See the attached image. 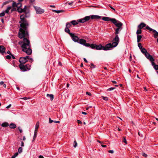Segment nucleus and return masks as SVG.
<instances>
[{
  "instance_id": "1",
  "label": "nucleus",
  "mask_w": 158,
  "mask_h": 158,
  "mask_svg": "<svg viewBox=\"0 0 158 158\" xmlns=\"http://www.w3.org/2000/svg\"><path fill=\"white\" fill-rule=\"evenodd\" d=\"M27 28L24 29L21 27L20 28L18 37L21 39H23V40L19 42V44L21 45L23 52H25L27 54L30 55L32 51L31 48L30 41L27 38H25L28 35Z\"/></svg>"
},
{
  "instance_id": "2",
  "label": "nucleus",
  "mask_w": 158,
  "mask_h": 158,
  "mask_svg": "<svg viewBox=\"0 0 158 158\" xmlns=\"http://www.w3.org/2000/svg\"><path fill=\"white\" fill-rule=\"evenodd\" d=\"M119 42V39L118 35H116L115 37L113 40L112 43H109L106 44V47L108 48H113L117 46Z\"/></svg>"
},
{
  "instance_id": "3",
  "label": "nucleus",
  "mask_w": 158,
  "mask_h": 158,
  "mask_svg": "<svg viewBox=\"0 0 158 158\" xmlns=\"http://www.w3.org/2000/svg\"><path fill=\"white\" fill-rule=\"evenodd\" d=\"M26 16L24 15H22L20 16V21L19 22L20 23V27L26 29L29 26V24L26 20L25 19V18Z\"/></svg>"
},
{
  "instance_id": "4",
  "label": "nucleus",
  "mask_w": 158,
  "mask_h": 158,
  "mask_svg": "<svg viewBox=\"0 0 158 158\" xmlns=\"http://www.w3.org/2000/svg\"><path fill=\"white\" fill-rule=\"evenodd\" d=\"M101 16L98 15H91L90 16H86L84 18L80 19L77 20V21L80 23H84L89 20L91 18L92 19H98L100 18Z\"/></svg>"
},
{
  "instance_id": "5",
  "label": "nucleus",
  "mask_w": 158,
  "mask_h": 158,
  "mask_svg": "<svg viewBox=\"0 0 158 158\" xmlns=\"http://www.w3.org/2000/svg\"><path fill=\"white\" fill-rule=\"evenodd\" d=\"M90 47L92 49H96L97 50H108L110 49L109 48L106 47V44L105 46H103L101 44L97 45L95 44H90Z\"/></svg>"
},
{
  "instance_id": "6",
  "label": "nucleus",
  "mask_w": 158,
  "mask_h": 158,
  "mask_svg": "<svg viewBox=\"0 0 158 158\" xmlns=\"http://www.w3.org/2000/svg\"><path fill=\"white\" fill-rule=\"evenodd\" d=\"M19 67L22 71L25 72L30 69L31 65L29 64L24 65L23 64H20Z\"/></svg>"
},
{
  "instance_id": "7",
  "label": "nucleus",
  "mask_w": 158,
  "mask_h": 158,
  "mask_svg": "<svg viewBox=\"0 0 158 158\" xmlns=\"http://www.w3.org/2000/svg\"><path fill=\"white\" fill-rule=\"evenodd\" d=\"M141 52L144 54L146 58L149 60H152L153 57L148 53L145 48H142L141 49Z\"/></svg>"
},
{
  "instance_id": "8",
  "label": "nucleus",
  "mask_w": 158,
  "mask_h": 158,
  "mask_svg": "<svg viewBox=\"0 0 158 158\" xmlns=\"http://www.w3.org/2000/svg\"><path fill=\"white\" fill-rule=\"evenodd\" d=\"M112 23L114 24L118 28H122L123 23L119 21L113 19Z\"/></svg>"
},
{
  "instance_id": "9",
  "label": "nucleus",
  "mask_w": 158,
  "mask_h": 158,
  "mask_svg": "<svg viewBox=\"0 0 158 158\" xmlns=\"http://www.w3.org/2000/svg\"><path fill=\"white\" fill-rule=\"evenodd\" d=\"M33 7L36 11V13L37 14H41L43 13L44 12V9H41L40 7L35 6H34Z\"/></svg>"
},
{
  "instance_id": "10",
  "label": "nucleus",
  "mask_w": 158,
  "mask_h": 158,
  "mask_svg": "<svg viewBox=\"0 0 158 158\" xmlns=\"http://www.w3.org/2000/svg\"><path fill=\"white\" fill-rule=\"evenodd\" d=\"M78 43L86 47H90V45L89 44L86 43V41L85 40L82 39H80Z\"/></svg>"
},
{
  "instance_id": "11",
  "label": "nucleus",
  "mask_w": 158,
  "mask_h": 158,
  "mask_svg": "<svg viewBox=\"0 0 158 158\" xmlns=\"http://www.w3.org/2000/svg\"><path fill=\"white\" fill-rule=\"evenodd\" d=\"M70 34L72 40L75 42L78 43L79 40L78 37L75 35L73 33H70Z\"/></svg>"
},
{
  "instance_id": "12",
  "label": "nucleus",
  "mask_w": 158,
  "mask_h": 158,
  "mask_svg": "<svg viewBox=\"0 0 158 158\" xmlns=\"http://www.w3.org/2000/svg\"><path fill=\"white\" fill-rule=\"evenodd\" d=\"M22 6V4L20 2H18L16 3L15 2L13 1L12 4V7H21Z\"/></svg>"
},
{
  "instance_id": "13",
  "label": "nucleus",
  "mask_w": 158,
  "mask_h": 158,
  "mask_svg": "<svg viewBox=\"0 0 158 158\" xmlns=\"http://www.w3.org/2000/svg\"><path fill=\"white\" fill-rule=\"evenodd\" d=\"M28 61L27 60H26L25 57H21L19 60V61L20 63V64H24Z\"/></svg>"
},
{
  "instance_id": "14",
  "label": "nucleus",
  "mask_w": 158,
  "mask_h": 158,
  "mask_svg": "<svg viewBox=\"0 0 158 158\" xmlns=\"http://www.w3.org/2000/svg\"><path fill=\"white\" fill-rule=\"evenodd\" d=\"M151 62L152 65L153 66L154 68L156 70H158V65H156L155 63L154 62V59L153 58V60H149Z\"/></svg>"
},
{
  "instance_id": "15",
  "label": "nucleus",
  "mask_w": 158,
  "mask_h": 158,
  "mask_svg": "<svg viewBox=\"0 0 158 158\" xmlns=\"http://www.w3.org/2000/svg\"><path fill=\"white\" fill-rule=\"evenodd\" d=\"M102 19L103 20H104L105 21H110L112 22V20H113L112 19H113L110 18L109 17H104L102 18Z\"/></svg>"
},
{
  "instance_id": "16",
  "label": "nucleus",
  "mask_w": 158,
  "mask_h": 158,
  "mask_svg": "<svg viewBox=\"0 0 158 158\" xmlns=\"http://www.w3.org/2000/svg\"><path fill=\"white\" fill-rule=\"evenodd\" d=\"M6 50V48L3 45L0 46V52L3 54V53L5 52Z\"/></svg>"
},
{
  "instance_id": "17",
  "label": "nucleus",
  "mask_w": 158,
  "mask_h": 158,
  "mask_svg": "<svg viewBox=\"0 0 158 158\" xmlns=\"http://www.w3.org/2000/svg\"><path fill=\"white\" fill-rule=\"evenodd\" d=\"M122 28H117L115 30V34L116 35L119 34L120 31L122 29Z\"/></svg>"
},
{
  "instance_id": "18",
  "label": "nucleus",
  "mask_w": 158,
  "mask_h": 158,
  "mask_svg": "<svg viewBox=\"0 0 158 158\" xmlns=\"http://www.w3.org/2000/svg\"><path fill=\"white\" fill-rule=\"evenodd\" d=\"M145 26L146 24L143 23H142L138 26V27L139 29H141Z\"/></svg>"
},
{
  "instance_id": "19",
  "label": "nucleus",
  "mask_w": 158,
  "mask_h": 158,
  "mask_svg": "<svg viewBox=\"0 0 158 158\" xmlns=\"http://www.w3.org/2000/svg\"><path fill=\"white\" fill-rule=\"evenodd\" d=\"M9 127L11 129H15L16 128V126L15 123H11L10 124Z\"/></svg>"
},
{
  "instance_id": "20",
  "label": "nucleus",
  "mask_w": 158,
  "mask_h": 158,
  "mask_svg": "<svg viewBox=\"0 0 158 158\" xmlns=\"http://www.w3.org/2000/svg\"><path fill=\"white\" fill-rule=\"evenodd\" d=\"M47 97L50 98L51 100L52 101L54 98L53 95L52 94H47L46 95Z\"/></svg>"
},
{
  "instance_id": "21",
  "label": "nucleus",
  "mask_w": 158,
  "mask_h": 158,
  "mask_svg": "<svg viewBox=\"0 0 158 158\" xmlns=\"http://www.w3.org/2000/svg\"><path fill=\"white\" fill-rule=\"evenodd\" d=\"M11 6H8L7 9L4 11L5 13L9 14L10 10L11 9Z\"/></svg>"
},
{
  "instance_id": "22",
  "label": "nucleus",
  "mask_w": 158,
  "mask_h": 158,
  "mask_svg": "<svg viewBox=\"0 0 158 158\" xmlns=\"http://www.w3.org/2000/svg\"><path fill=\"white\" fill-rule=\"evenodd\" d=\"M153 33L154 34V37L155 38H156L158 36V32H157L156 30H153Z\"/></svg>"
},
{
  "instance_id": "23",
  "label": "nucleus",
  "mask_w": 158,
  "mask_h": 158,
  "mask_svg": "<svg viewBox=\"0 0 158 158\" xmlns=\"http://www.w3.org/2000/svg\"><path fill=\"white\" fill-rule=\"evenodd\" d=\"M78 22L77 21H76L75 20H73L72 21H71L70 22V23L71 24H72L73 25H77L78 24Z\"/></svg>"
},
{
  "instance_id": "24",
  "label": "nucleus",
  "mask_w": 158,
  "mask_h": 158,
  "mask_svg": "<svg viewBox=\"0 0 158 158\" xmlns=\"http://www.w3.org/2000/svg\"><path fill=\"white\" fill-rule=\"evenodd\" d=\"M39 122H37L36 124V125H35V131H37V130H38V129L39 127Z\"/></svg>"
},
{
  "instance_id": "25",
  "label": "nucleus",
  "mask_w": 158,
  "mask_h": 158,
  "mask_svg": "<svg viewBox=\"0 0 158 158\" xmlns=\"http://www.w3.org/2000/svg\"><path fill=\"white\" fill-rule=\"evenodd\" d=\"M9 126V123L7 122L4 123L2 124V126L3 127H6Z\"/></svg>"
},
{
  "instance_id": "26",
  "label": "nucleus",
  "mask_w": 158,
  "mask_h": 158,
  "mask_svg": "<svg viewBox=\"0 0 158 158\" xmlns=\"http://www.w3.org/2000/svg\"><path fill=\"white\" fill-rule=\"evenodd\" d=\"M142 37L141 35H137V41L138 43H139Z\"/></svg>"
},
{
  "instance_id": "27",
  "label": "nucleus",
  "mask_w": 158,
  "mask_h": 158,
  "mask_svg": "<svg viewBox=\"0 0 158 158\" xmlns=\"http://www.w3.org/2000/svg\"><path fill=\"white\" fill-rule=\"evenodd\" d=\"M64 31L68 33L70 35V34L72 33H70V30H69V28H68L66 27L65 28Z\"/></svg>"
},
{
  "instance_id": "28",
  "label": "nucleus",
  "mask_w": 158,
  "mask_h": 158,
  "mask_svg": "<svg viewBox=\"0 0 158 158\" xmlns=\"http://www.w3.org/2000/svg\"><path fill=\"white\" fill-rule=\"evenodd\" d=\"M37 131H35L32 141H34L35 140V138H36V137L37 136Z\"/></svg>"
},
{
  "instance_id": "29",
  "label": "nucleus",
  "mask_w": 158,
  "mask_h": 158,
  "mask_svg": "<svg viewBox=\"0 0 158 158\" xmlns=\"http://www.w3.org/2000/svg\"><path fill=\"white\" fill-rule=\"evenodd\" d=\"M52 11L53 12H54L56 13H60L63 12H64L63 10H52Z\"/></svg>"
},
{
  "instance_id": "30",
  "label": "nucleus",
  "mask_w": 158,
  "mask_h": 158,
  "mask_svg": "<svg viewBox=\"0 0 158 158\" xmlns=\"http://www.w3.org/2000/svg\"><path fill=\"white\" fill-rule=\"evenodd\" d=\"M23 9L20 8V7H18L17 10L18 11L19 13H22L23 12Z\"/></svg>"
},
{
  "instance_id": "31",
  "label": "nucleus",
  "mask_w": 158,
  "mask_h": 158,
  "mask_svg": "<svg viewBox=\"0 0 158 158\" xmlns=\"http://www.w3.org/2000/svg\"><path fill=\"white\" fill-rule=\"evenodd\" d=\"M72 26V25L71 23H66V27H67L68 28H70L71 26Z\"/></svg>"
},
{
  "instance_id": "32",
  "label": "nucleus",
  "mask_w": 158,
  "mask_h": 158,
  "mask_svg": "<svg viewBox=\"0 0 158 158\" xmlns=\"http://www.w3.org/2000/svg\"><path fill=\"white\" fill-rule=\"evenodd\" d=\"M25 58H26V60H27V59L29 60H31V62L33 61L32 59L31 58H30L28 56H26L25 57Z\"/></svg>"
},
{
  "instance_id": "33",
  "label": "nucleus",
  "mask_w": 158,
  "mask_h": 158,
  "mask_svg": "<svg viewBox=\"0 0 158 158\" xmlns=\"http://www.w3.org/2000/svg\"><path fill=\"white\" fill-rule=\"evenodd\" d=\"M142 33V31L141 29H139L137 30L136 33L138 35H139V34H141Z\"/></svg>"
},
{
  "instance_id": "34",
  "label": "nucleus",
  "mask_w": 158,
  "mask_h": 158,
  "mask_svg": "<svg viewBox=\"0 0 158 158\" xmlns=\"http://www.w3.org/2000/svg\"><path fill=\"white\" fill-rule=\"evenodd\" d=\"M12 7V6H11ZM16 7H12V8L11 9V12L12 13L13 12L16 11L17 10L16 8H15Z\"/></svg>"
},
{
  "instance_id": "35",
  "label": "nucleus",
  "mask_w": 158,
  "mask_h": 158,
  "mask_svg": "<svg viewBox=\"0 0 158 158\" xmlns=\"http://www.w3.org/2000/svg\"><path fill=\"white\" fill-rule=\"evenodd\" d=\"M146 28L148 30H149L150 31H152V32H153V30H155L151 28L150 27H149L148 26H147L146 27Z\"/></svg>"
},
{
  "instance_id": "36",
  "label": "nucleus",
  "mask_w": 158,
  "mask_h": 158,
  "mask_svg": "<svg viewBox=\"0 0 158 158\" xmlns=\"http://www.w3.org/2000/svg\"><path fill=\"white\" fill-rule=\"evenodd\" d=\"M23 151V148L22 147H19L18 149V152L20 153H21Z\"/></svg>"
},
{
  "instance_id": "37",
  "label": "nucleus",
  "mask_w": 158,
  "mask_h": 158,
  "mask_svg": "<svg viewBox=\"0 0 158 158\" xmlns=\"http://www.w3.org/2000/svg\"><path fill=\"white\" fill-rule=\"evenodd\" d=\"M5 12L4 11H3L2 12L0 13V16L2 17L4 16L5 15Z\"/></svg>"
},
{
  "instance_id": "38",
  "label": "nucleus",
  "mask_w": 158,
  "mask_h": 158,
  "mask_svg": "<svg viewBox=\"0 0 158 158\" xmlns=\"http://www.w3.org/2000/svg\"><path fill=\"white\" fill-rule=\"evenodd\" d=\"M77 146V143L76 141L75 140L74 141L73 146L74 148H76Z\"/></svg>"
},
{
  "instance_id": "39",
  "label": "nucleus",
  "mask_w": 158,
  "mask_h": 158,
  "mask_svg": "<svg viewBox=\"0 0 158 158\" xmlns=\"http://www.w3.org/2000/svg\"><path fill=\"white\" fill-rule=\"evenodd\" d=\"M138 46L140 49H141L142 48V47L141 43H138Z\"/></svg>"
},
{
  "instance_id": "40",
  "label": "nucleus",
  "mask_w": 158,
  "mask_h": 158,
  "mask_svg": "<svg viewBox=\"0 0 158 158\" xmlns=\"http://www.w3.org/2000/svg\"><path fill=\"white\" fill-rule=\"evenodd\" d=\"M102 98L103 99H104V100H105V101H107L108 99V98L107 97H103L102 96Z\"/></svg>"
},
{
  "instance_id": "41",
  "label": "nucleus",
  "mask_w": 158,
  "mask_h": 158,
  "mask_svg": "<svg viewBox=\"0 0 158 158\" xmlns=\"http://www.w3.org/2000/svg\"><path fill=\"white\" fill-rule=\"evenodd\" d=\"M123 141L126 144H127V142L125 138L124 137L123 138Z\"/></svg>"
},
{
  "instance_id": "42",
  "label": "nucleus",
  "mask_w": 158,
  "mask_h": 158,
  "mask_svg": "<svg viewBox=\"0 0 158 158\" xmlns=\"http://www.w3.org/2000/svg\"><path fill=\"white\" fill-rule=\"evenodd\" d=\"M91 66L90 67L92 68H94L95 67V66L94 65L93 63L91 64Z\"/></svg>"
},
{
  "instance_id": "43",
  "label": "nucleus",
  "mask_w": 158,
  "mask_h": 158,
  "mask_svg": "<svg viewBox=\"0 0 158 158\" xmlns=\"http://www.w3.org/2000/svg\"><path fill=\"white\" fill-rule=\"evenodd\" d=\"M86 94L88 95L89 96H91V94L90 92H86Z\"/></svg>"
},
{
  "instance_id": "44",
  "label": "nucleus",
  "mask_w": 158,
  "mask_h": 158,
  "mask_svg": "<svg viewBox=\"0 0 158 158\" xmlns=\"http://www.w3.org/2000/svg\"><path fill=\"white\" fill-rule=\"evenodd\" d=\"M11 58V57L10 55H7L6 56V59H10Z\"/></svg>"
},
{
  "instance_id": "45",
  "label": "nucleus",
  "mask_w": 158,
  "mask_h": 158,
  "mask_svg": "<svg viewBox=\"0 0 158 158\" xmlns=\"http://www.w3.org/2000/svg\"><path fill=\"white\" fill-rule=\"evenodd\" d=\"M54 122V121L51 119L50 118H49V123H50Z\"/></svg>"
},
{
  "instance_id": "46",
  "label": "nucleus",
  "mask_w": 158,
  "mask_h": 158,
  "mask_svg": "<svg viewBox=\"0 0 158 158\" xmlns=\"http://www.w3.org/2000/svg\"><path fill=\"white\" fill-rule=\"evenodd\" d=\"M18 129L19 130L20 133H22V131H23L22 130V129L20 127H18Z\"/></svg>"
},
{
  "instance_id": "47",
  "label": "nucleus",
  "mask_w": 158,
  "mask_h": 158,
  "mask_svg": "<svg viewBox=\"0 0 158 158\" xmlns=\"http://www.w3.org/2000/svg\"><path fill=\"white\" fill-rule=\"evenodd\" d=\"M115 88H109L108 89V90H110V91L112 90H113V89H114Z\"/></svg>"
},
{
  "instance_id": "48",
  "label": "nucleus",
  "mask_w": 158,
  "mask_h": 158,
  "mask_svg": "<svg viewBox=\"0 0 158 158\" xmlns=\"http://www.w3.org/2000/svg\"><path fill=\"white\" fill-rule=\"evenodd\" d=\"M142 155L143 156H145V157H146L147 156V154H146L145 153H142Z\"/></svg>"
},
{
  "instance_id": "49",
  "label": "nucleus",
  "mask_w": 158,
  "mask_h": 158,
  "mask_svg": "<svg viewBox=\"0 0 158 158\" xmlns=\"http://www.w3.org/2000/svg\"><path fill=\"white\" fill-rule=\"evenodd\" d=\"M8 2H7V1H6V2H4L3 3V5H6V4H8Z\"/></svg>"
},
{
  "instance_id": "50",
  "label": "nucleus",
  "mask_w": 158,
  "mask_h": 158,
  "mask_svg": "<svg viewBox=\"0 0 158 158\" xmlns=\"http://www.w3.org/2000/svg\"><path fill=\"white\" fill-rule=\"evenodd\" d=\"M108 152L111 153H113L114 152V151L112 150H109L108 151Z\"/></svg>"
},
{
  "instance_id": "51",
  "label": "nucleus",
  "mask_w": 158,
  "mask_h": 158,
  "mask_svg": "<svg viewBox=\"0 0 158 158\" xmlns=\"http://www.w3.org/2000/svg\"><path fill=\"white\" fill-rule=\"evenodd\" d=\"M11 104H10L8 106H7L6 107V108L7 109H8L11 107Z\"/></svg>"
},
{
  "instance_id": "52",
  "label": "nucleus",
  "mask_w": 158,
  "mask_h": 158,
  "mask_svg": "<svg viewBox=\"0 0 158 158\" xmlns=\"http://www.w3.org/2000/svg\"><path fill=\"white\" fill-rule=\"evenodd\" d=\"M18 154H19L17 152L15 153L14 155L16 157L18 155Z\"/></svg>"
},
{
  "instance_id": "53",
  "label": "nucleus",
  "mask_w": 158,
  "mask_h": 158,
  "mask_svg": "<svg viewBox=\"0 0 158 158\" xmlns=\"http://www.w3.org/2000/svg\"><path fill=\"white\" fill-rule=\"evenodd\" d=\"M77 122L78 123V124H81L82 123V122L79 120H77Z\"/></svg>"
},
{
  "instance_id": "54",
  "label": "nucleus",
  "mask_w": 158,
  "mask_h": 158,
  "mask_svg": "<svg viewBox=\"0 0 158 158\" xmlns=\"http://www.w3.org/2000/svg\"><path fill=\"white\" fill-rule=\"evenodd\" d=\"M24 146V143L23 142H21V146L22 147H23Z\"/></svg>"
},
{
  "instance_id": "55",
  "label": "nucleus",
  "mask_w": 158,
  "mask_h": 158,
  "mask_svg": "<svg viewBox=\"0 0 158 158\" xmlns=\"http://www.w3.org/2000/svg\"><path fill=\"white\" fill-rule=\"evenodd\" d=\"M21 99H24V100H27L28 99V98L27 97H24L23 98H22Z\"/></svg>"
},
{
  "instance_id": "56",
  "label": "nucleus",
  "mask_w": 158,
  "mask_h": 158,
  "mask_svg": "<svg viewBox=\"0 0 158 158\" xmlns=\"http://www.w3.org/2000/svg\"><path fill=\"white\" fill-rule=\"evenodd\" d=\"M54 122L55 123H60V121H54Z\"/></svg>"
},
{
  "instance_id": "57",
  "label": "nucleus",
  "mask_w": 158,
  "mask_h": 158,
  "mask_svg": "<svg viewBox=\"0 0 158 158\" xmlns=\"http://www.w3.org/2000/svg\"><path fill=\"white\" fill-rule=\"evenodd\" d=\"M25 8H26V6H25L24 8L23 9V12H25L26 11Z\"/></svg>"
},
{
  "instance_id": "58",
  "label": "nucleus",
  "mask_w": 158,
  "mask_h": 158,
  "mask_svg": "<svg viewBox=\"0 0 158 158\" xmlns=\"http://www.w3.org/2000/svg\"><path fill=\"white\" fill-rule=\"evenodd\" d=\"M7 53H8V54H10V55H11V54L10 52V51H8L7 52Z\"/></svg>"
},
{
  "instance_id": "59",
  "label": "nucleus",
  "mask_w": 158,
  "mask_h": 158,
  "mask_svg": "<svg viewBox=\"0 0 158 158\" xmlns=\"http://www.w3.org/2000/svg\"><path fill=\"white\" fill-rule=\"evenodd\" d=\"M4 84V82L2 81L0 82V85H3Z\"/></svg>"
},
{
  "instance_id": "60",
  "label": "nucleus",
  "mask_w": 158,
  "mask_h": 158,
  "mask_svg": "<svg viewBox=\"0 0 158 158\" xmlns=\"http://www.w3.org/2000/svg\"><path fill=\"white\" fill-rule=\"evenodd\" d=\"M83 59H84V61L86 63H87L88 62L87 60H86V59L85 58H84Z\"/></svg>"
},
{
  "instance_id": "61",
  "label": "nucleus",
  "mask_w": 158,
  "mask_h": 158,
  "mask_svg": "<svg viewBox=\"0 0 158 158\" xmlns=\"http://www.w3.org/2000/svg\"><path fill=\"white\" fill-rule=\"evenodd\" d=\"M39 158H44L43 156H42V155H40L39 156Z\"/></svg>"
},
{
  "instance_id": "62",
  "label": "nucleus",
  "mask_w": 158,
  "mask_h": 158,
  "mask_svg": "<svg viewBox=\"0 0 158 158\" xmlns=\"http://www.w3.org/2000/svg\"><path fill=\"white\" fill-rule=\"evenodd\" d=\"M13 1L12 0H9L7 1V2H8V3H9V2H13Z\"/></svg>"
},
{
  "instance_id": "63",
  "label": "nucleus",
  "mask_w": 158,
  "mask_h": 158,
  "mask_svg": "<svg viewBox=\"0 0 158 158\" xmlns=\"http://www.w3.org/2000/svg\"><path fill=\"white\" fill-rule=\"evenodd\" d=\"M109 7L112 9L113 10H115V9L113 8V7H112L111 6H109Z\"/></svg>"
},
{
  "instance_id": "64",
  "label": "nucleus",
  "mask_w": 158,
  "mask_h": 158,
  "mask_svg": "<svg viewBox=\"0 0 158 158\" xmlns=\"http://www.w3.org/2000/svg\"><path fill=\"white\" fill-rule=\"evenodd\" d=\"M101 146L102 147H106V145H104L102 144L101 145Z\"/></svg>"
}]
</instances>
